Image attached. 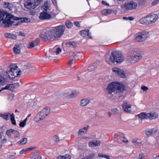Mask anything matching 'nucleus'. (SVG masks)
Wrapping results in <instances>:
<instances>
[{
	"label": "nucleus",
	"mask_w": 159,
	"mask_h": 159,
	"mask_svg": "<svg viewBox=\"0 0 159 159\" xmlns=\"http://www.w3.org/2000/svg\"><path fill=\"white\" fill-rule=\"evenodd\" d=\"M125 90V86L116 81L109 84L106 88L107 93L114 99L119 97Z\"/></svg>",
	"instance_id": "1"
},
{
	"label": "nucleus",
	"mask_w": 159,
	"mask_h": 159,
	"mask_svg": "<svg viewBox=\"0 0 159 159\" xmlns=\"http://www.w3.org/2000/svg\"><path fill=\"white\" fill-rule=\"evenodd\" d=\"M123 56L117 52H112L111 55H107L106 56L105 60L106 62L109 64L114 62L120 63L124 60Z\"/></svg>",
	"instance_id": "2"
},
{
	"label": "nucleus",
	"mask_w": 159,
	"mask_h": 159,
	"mask_svg": "<svg viewBox=\"0 0 159 159\" xmlns=\"http://www.w3.org/2000/svg\"><path fill=\"white\" fill-rule=\"evenodd\" d=\"M22 21L18 18L14 17L11 14L7 15L5 20L2 21V25L4 27L9 26L10 25H16L20 24Z\"/></svg>",
	"instance_id": "3"
},
{
	"label": "nucleus",
	"mask_w": 159,
	"mask_h": 159,
	"mask_svg": "<svg viewBox=\"0 0 159 159\" xmlns=\"http://www.w3.org/2000/svg\"><path fill=\"white\" fill-rule=\"evenodd\" d=\"M7 75L10 79H13L21 74V71L16 65L15 64L11 65L6 71Z\"/></svg>",
	"instance_id": "4"
},
{
	"label": "nucleus",
	"mask_w": 159,
	"mask_h": 159,
	"mask_svg": "<svg viewBox=\"0 0 159 159\" xmlns=\"http://www.w3.org/2000/svg\"><path fill=\"white\" fill-rule=\"evenodd\" d=\"M50 113V109L48 107L43 108L36 115L34 120L37 122H38L45 119L48 116Z\"/></svg>",
	"instance_id": "5"
},
{
	"label": "nucleus",
	"mask_w": 159,
	"mask_h": 159,
	"mask_svg": "<svg viewBox=\"0 0 159 159\" xmlns=\"http://www.w3.org/2000/svg\"><path fill=\"white\" fill-rule=\"evenodd\" d=\"M65 28V26L62 25L51 28L54 39L60 38L63 34Z\"/></svg>",
	"instance_id": "6"
},
{
	"label": "nucleus",
	"mask_w": 159,
	"mask_h": 159,
	"mask_svg": "<svg viewBox=\"0 0 159 159\" xmlns=\"http://www.w3.org/2000/svg\"><path fill=\"white\" fill-rule=\"evenodd\" d=\"M49 4L48 2H45L42 8L43 10V11L41 12L39 16L40 20L49 19L52 18V15L49 13Z\"/></svg>",
	"instance_id": "7"
},
{
	"label": "nucleus",
	"mask_w": 159,
	"mask_h": 159,
	"mask_svg": "<svg viewBox=\"0 0 159 159\" xmlns=\"http://www.w3.org/2000/svg\"><path fill=\"white\" fill-rule=\"evenodd\" d=\"M149 36L148 32L146 31H142L136 34L134 39L137 42L142 43L145 41Z\"/></svg>",
	"instance_id": "8"
},
{
	"label": "nucleus",
	"mask_w": 159,
	"mask_h": 159,
	"mask_svg": "<svg viewBox=\"0 0 159 159\" xmlns=\"http://www.w3.org/2000/svg\"><path fill=\"white\" fill-rule=\"evenodd\" d=\"M142 58L141 55L136 51H132L129 53L127 57L128 61L131 63H134L138 61Z\"/></svg>",
	"instance_id": "9"
},
{
	"label": "nucleus",
	"mask_w": 159,
	"mask_h": 159,
	"mask_svg": "<svg viewBox=\"0 0 159 159\" xmlns=\"http://www.w3.org/2000/svg\"><path fill=\"white\" fill-rule=\"evenodd\" d=\"M40 37L44 41L53 40L54 39L51 28L44 30L41 32Z\"/></svg>",
	"instance_id": "10"
},
{
	"label": "nucleus",
	"mask_w": 159,
	"mask_h": 159,
	"mask_svg": "<svg viewBox=\"0 0 159 159\" xmlns=\"http://www.w3.org/2000/svg\"><path fill=\"white\" fill-rule=\"evenodd\" d=\"M139 117L141 119H148L150 120L154 119L157 118L158 115L155 112H152L146 113L145 112H142L138 115Z\"/></svg>",
	"instance_id": "11"
},
{
	"label": "nucleus",
	"mask_w": 159,
	"mask_h": 159,
	"mask_svg": "<svg viewBox=\"0 0 159 159\" xmlns=\"http://www.w3.org/2000/svg\"><path fill=\"white\" fill-rule=\"evenodd\" d=\"M42 0H28L25 3V6L27 8L29 9H34L40 4Z\"/></svg>",
	"instance_id": "12"
},
{
	"label": "nucleus",
	"mask_w": 159,
	"mask_h": 159,
	"mask_svg": "<svg viewBox=\"0 0 159 159\" xmlns=\"http://www.w3.org/2000/svg\"><path fill=\"white\" fill-rule=\"evenodd\" d=\"M114 138L115 141L119 144H121L122 143H127L128 142V140L125 138L124 134L120 132L115 134Z\"/></svg>",
	"instance_id": "13"
},
{
	"label": "nucleus",
	"mask_w": 159,
	"mask_h": 159,
	"mask_svg": "<svg viewBox=\"0 0 159 159\" xmlns=\"http://www.w3.org/2000/svg\"><path fill=\"white\" fill-rule=\"evenodd\" d=\"M137 3L133 0L126 3L124 5V7L129 10H135L137 8Z\"/></svg>",
	"instance_id": "14"
},
{
	"label": "nucleus",
	"mask_w": 159,
	"mask_h": 159,
	"mask_svg": "<svg viewBox=\"0 0 159 159\" xmlns=\"http://www.w3.org/2000/svg\"><path fill=\"white\" fill-rule=\"evenodd\" d=\"M112 72L118 76L122 78L126 77V75L124 70L118 67H113L112 69Z\"/></svg>",
	"instance_id": "15"
},
{
	"label": "nucleus",
	"mask_w": 159,
	"mask_h": 159,
	"mask_svg": "<svg viewBox=\"0 0 159 159\" xmlns=\"http://www.w3.org/2000/svg\"><path fill=\"white\" fill-rule=\"evenodd\" d=\"M146 17L148 25L154 23L158 18L157 15L155 14L148 15L146 16Z\"/></svg>",
	"instance_id": "16"
},
{
	"label": "nucleus",
	"mask_w": 159,
	"mask_h": 159,
	"mask_svg": "<svg viewBox=\"0 0 159 159\" xmlns=\"http://www.w3.org/2000/svg\"><path fill=\"white\" fill-rule=\"evenodd\" d=\"M122 108L124 111L128 113L131 112V105L128 102L124 101L122 104Z\"/></svg>",
	"instance_id": "17"
},
{
	"label": "nucleus",
	"mask_w": 159,
	"mask_h": 159,
	"mask_svg": "<svg viewBox=\"0 0 159 159\" xmlns=\"http://www.w3.org/2000/svg\"><path fill=\"white\" fill-rule=\"evenodd\" d=\"M101 144V142L98 140L90 141L88 143V145L90 148H93L96 146H99Z\"/></svg>",
	"instance_id": "18"
},
{
	"label": "nucleus",
	"mask_w": 159,
	"mask_h": 159,
	"mask_svg": "<svg viewBox=\"0 0 159 159\" xmlns=\"http://www.w3.org/2000/svg\"><path fill=\"white\" fill-rule=\"evenodd\" d=\"M89 126H87L79 129L78 134L79 136H81L86 134L89 129Z\"/></svg>",
	"instance_id": "19"
},
{
	"label": "nucleus",
	"mask_w": 159,
	"mask_h": 159,
	"mask_svg": "<svg viewBox=\"0 0 159 159\" xmlns=\"http://www.w3.org/2000/svg\"><path fill=\"white\" fill-rule=\"evenodd\" d=\"M89 30H83L80 32V34L83 37L91 38L90 33H89Z\"/></svg>",
	"instance_id": "20"
},
{
	"label": "nucleus",
	"mask_w": 159,
	"mask_h": 159,
	"mask_svg": "<svg viewBox=\"0 0 159 159\" xmlns=\"http://www.w3.org/2000/svg\"><path fill=\"white\" fill-rule=\"evenodd\" d=\"M8 14L3 11L0 10V23H2V21L5 19V18L4 19V18L5 16L6 17L7 15Z\"/></svg>",
	"instance_id": "21"
},
{
	"label": "nucleus",
	"mask_w": 159,
	"mask_h": 159,
	"mask_svg": "<svg viewBox=\"0 0 159 159\" xmlns=\"http://www.w3.org/2000/svg\"><path fill=\"white\" fill-rule=\"evenodd\" d=\"M39 41L38 39H36L33 42H31L29 43L28 48H33L35 46H37L39 43Z\"/></svg>",
	"instance_id": "22"
},
{
	"label": "nucleus",
	"mask_w": 159,
	"mask_h": 159,
	"mask_svg": "<svg viewBox=\"0 0 159 159\" xmlns=\"http://www.w3.org/2000/svg\"><path fill=\"white\" fill-rule=\"evenodd\" d=\"M157 131L156 128H153L145 131V134L147 135H149L155 133Z\"/></svg>",
	"instance_id": "23"
},
{
	"label": "nucleus",
	"mask_w": 159,
	"mask_h": 159,
	"mask_svg": "<svg viewBox=\"0 0 159 159\" xmlns=\"http://www.w3.org/2000/svg\"><path fill=\"white\" fill-rule=\"evenodd\" d=\"M52 52H53L52 55H57L59 54L61 52V49L59 47H54L52 49Z\"/></svg>",
	"instance_id": "24"
},
{
	"label": "nucleus",
	"mask_w": 159,
	"mask_h": 159,
	"mask_svg": "<svg viewBox=\"0 0 159 159\" xmlns=\"http://www.w3.org/2000/svg\"><path fill=\"white\" fill-rule=\"evenodd\" d=\"M18 134V131L13 129H10L7 130L6 132V134L8 137H10L12 134Z\"/></svg>",
	"instance_id": "25"
},
{
	"label": "nucleus",
	"mask_w": 159,
	"mask_h": 159,
	"mask_svg": "<svg viewBox=\"0 0 159 159\" xmlns=\"http://www.w3.org/2000/svg\"><path fill=\"white\" fill-rule=\"evenodd\" d=\"M89 102V99L87 98H84L80 101V105L81 106L84 107L86 106Z\"/></svg>",
	"instance_id": "26"
},
{
	"label": "nucleus",
	"mask_w": 159,
	"mask_h": 159,
	"mask_svg": "<svg viewBox=\"0 0 159 159\" xmlns=\"http://www.w3.org/2000/svg\"><path fill=\"white\" fill-rule=\"evenodd\" d=\"M7 79L0 75V85L4 86L7 84Z\"/></svg>",
	"instance_id": "27"
},
{
	"label": "nucleus",
	"mask_w": 159,
	"mask_h": 159,
	"mask_svg": "<svg viewBox=\"0 0 159 159\" xmlns=\"http://www.w3.org/2000/svg\"><path fill=\"white\" fill-rule=\"evenodd\" d=\"M12 88H13V84H7L5 87L2 88L0 89V93L4 90H11Z\"/></svg>",
	"instance_id": "28"
},
{
	"label": "nucleus",
	"mask_w": 159,
	"mask_h": 159,
	"mask_svg": "<svg viewBox=\"0 0 159 159\" xmlns=\"http://www.w3.org/2000/svg\"><path fill=\"white\" fill-rule=\"evenodd\" d=\"M21 48L19 45L16 44L13 48V50L14 53L18 54L20 52Z\"/></svg>",
	"instance_id": "29"
},
{
	"label": "nucleus",
	"mask_w": 159,
	"mask_h": 159,
	"mask_svg": "<svg viewBox=\"0 0 159 159\" xmlns=\"http://www.w3.org/2000/svg\"><path fill=\"white\" fill-rule=\"evenodd\" d=\"M4 36L7 38L16 39V36L13 34L6 33L4 34Z\"/></svg>",
	"instance_id": "30"
},
{
	"label": "nucleus",
	"mask_w": 159,
	"mask_h": 159,
	"mask_svg": "<svg viewBox=\"0 0 159 159\" xmlns=\"http://www.w3.org/2000/svg\"><path fill=\"white\" fill-rule=\"evenodd\" d=\"M11 114L10 113H6L3 114H0V116L2 117L6 120H8L9 119V117L11 116Z\"/></svg>",
	"instance_id": "31"
},
{
	"label": "nucleus",
	"mask_w": 159,
	"mask_h": 159,
	"mask_svg": "<svg viewBox=\"0 0 159 159\" xmlns=\"http://www.w3.org/2000/svg\"><path fill=\"white\" fill-rule=\"evenodd\" d=\"M66 44L68 47L74 48L77 46V44L74 42H68Z\"/></svg>",
	"instance_id": "32"
},
{
	"label": "nucleus",
	"mask_w": 159,
	"mask_h": 159,
	"mask_svg": "<svg viewBox=\"0 0 159 159\" xmlns=\"http://www.w3.org/2000/svg\"><path fill=\"white\" fill-rule=\"evenodd\" d=\"M139 22L140 24H141L145 25H148L146 16L140 19L139 20Z\"/></svg>",
	"instance_id": "33"
},
{
	"label": "nucleus",
	"mask_w": 159,
	"mask_h": 159,
	"mask_svg": "<svg viewBox=\"0 0 159 159\" xmlns=\"http://www.w3.org/2000/svg\"><path fill=\"white\" fill-rule=\"evenodd\" d=\"M98 159H100V158H105L107 159H111L109 156L102 153H98Z\"/></svg>",
	"instance_id": "34"
},
{
	"label": "nucleus",
	"mask_w": 159,
	"mask_h": 159,
	"mask_svg": "<svg viewBox=\"0 0 159 159\" xmlns=\"http://www.w3.org/2000/svg\"><path fill=\"white\" fill-rule=\"evenodd\" d=\"M112 11L111 9H104L102 11V14L106 16L111 14Z\"/></svg>",
	"instance_id": "35"
},
{
	"label": "nucleus",
	"mask_w": 159,
	"mask_h": 159,
	"mask_svg": "<svg viewBox=\"0 0 159 159\" xmlns=\"http://www.w3.org/2000/svg\"><path fill=\"white\" fill-rule=\"evenodd\" d=\"M4 5L5 7L8 8L10 10H12L13 7V5L11 3L7 2H4Z\"/></svg>",
	"instance_id": "36"
},
{
	"label": "nucleus",
	"mask_w": 159,
	"mask_h": 159,
	"mask_svg": "<svg viewBox=\"0 0 159 159\" xmlns=\"http://www.w3.org/2000/svg\"><path fill=\"white\" fill-rule=\"evenodd\" d=\"M70 157L69 155L66 154L64 156H59L57 159H70Z\"/></svg>",
	"instance_id": "37"
},
{
	"label": "nucleus",
	"mask_w": 159,
	"mask_h": 159,
	"mask_svg": "<svg viewBox=\"0 0 159 159\" xmlns=\"http://www.w3.org/2000/svg\"><path fill=\"white\" fill-rule=\"evenodd\" d=\"M132 142L135 145L140 146L141 145V141L139 139H134L132 140Z\"/></svg>",
	"instance_id": "38"
},
{
	"label": "nucleus",
	"mask_w": 159,
	"mask_h": 159,
	"mask_svg": "<svg viewBox=\"0 0 159 159\" xmlns=\"http://www.w3.org/2000/svg\"><path fill=\"white\" fill-rule=\"evenodd\" d=\"M27 119L28 118L27 117L23 121H21L19 125V126L21 127H24L26 125Z\"/></svg>",
	"instance_id": "39"
},
{
	"label": "nucleus",
	"mask_w": 159,
	"mask_h": 159,
	"mask_svg": "<svg viewBox=\"0 0 159 159\" xmlns=\"http://www.w3.org/2000/svg\"><path fill=\"white\" fill-rule=\"evenodd\" d=\"M31 159H41L40 155L38 153H34L33 157Z\"/></svg>",
	"instance_id": "40"
},
{
	"label": "nucleus",
	"mask_w": 159,
	"mask_h": 159,
	"mask_svg": "<svg viewBox=\"0 0 159 159\" xmlns=\"http://www.w3.org/2000/svg\"><path fill=\"white\" fill-rule=\"evenodd\" d=\"M65 25L67 28H70L73 26V24L70 21L67 20L65 22Z\"/></svg>",
	"instance_id": "41"
},
{
	"label": "nucleus",
	"mask_w": 159,
	"mask_h": 159,
	"mask_svg": "<svg viewBox=\"0 0 159 159\" xmlns=\"http://www.w3.org/2000/svg\"><path fill=\"white\" fill-rule=\"evenodd\" d=\"M79 55H80V53H79L76 54L73 52H71L70 53V57L74 58V59H75L77 58V57L79 56Z\"/></svg>",
	"instance_id": "42"
},
{
	"label": "nucleus",
	"mask_w": 159,
	"mask_h": 159,
	"mask_svg": "<svg viewBox=\"0 0 159 159\" xmlns=\"http://www.w3.org/2000/svg\"><path fill=\"white\" fill-rule=\"evenodd\" d=\"M70 90L66 91L63 93V96L64 97H70Z\"/></svg>",
	"instance_id": "43"
},
{
	"label": "nucleus",
	"mask_w": 159,
	"mask_h": 159,
	"mask_svg": "<svg viewBox=\"0 0 159 159\" xmlns=\"http://www.w3.org/2000/svg\"><path fill=\"white\" fill-rule=\"evenodd\" d=\"M11 121L12 123L14 125H16V123L15 119L13 113L12 114L11 116Z\"/></svg>",
	"instance_id": "44"
},
{
	"label": "nucleus",
	"mask_w": 159,
	"mask_h": 159,
	"mask_svg": "<svg viewBox=\"0 0 159 159\" xmlns=\"http://www.w3.org/2000/svg\"><path fill=\"white\" fill-rule=\"evenodd\" d=\"M52 139L56 143L60 141V139L56 135H55L53 136L52 137Z\"/></svg>",
	"instance_id": "45"
},
{
	"label": "nucleus",
	"mask_w": 159,
	"mask_h": 159,
	"mask_svg": "<svg viewBox=\"0 0 159 159\" xmlns=\"http://www.w3.org/2000/svg\"><path fill=\"white\" fill-rule=\"evenodd\" d=\"M77 95V93L76 91H73V92H71L70 91V98H74Z\"/></svg>",
	"instance_id": "46"
},
{
	"label": "nucleus",
	"mask_w": 159,
	"mask_h": 159,
	"mask_svg": "<svg viewBox=\"0 0 159 159\" xmlns=\"http://www.w3.org/2000/svg\"><path fill=\"white\" fill-rule=\"evenodd\" d=\"M95 155L96 154L95 153H91L87 156L88 159H92L95 157Z\"/></svg>",
	"instance_id": "47"
},
{
	"label": "nucleus",
	"mask_w": 159,
	"mask_h": 159,
	"mask_svg": "<svg viewBox=\"0 0 159 159\" xmlns=\"http://www.w3.org/2000/svg\"><path fill=\"white\" fill-rule=\"evenodd\" d=\"M27 139L26 138H24L20 142V144H25L27 142Z\"/></svg>",
	"instance_id": "48"
},
{
	"label": "nucleus",
	"mask_w": 159,
	"mask_h": 159,
	"mask_svg": "<svg viewBox=\"0 0 159 159\" xmlns=\"http://www.w3.org/2000/svg\"><path fill=\"white\" fill-rule=\"evenodd\" d=\"M111 111L114 114L117 113L118 112V109L116 108L112 109Z\"/></svg>",
	"instance_id": "49"
},
{
	"label": "nucleus",
	"mask_w": 159,
	"mask_h": 159,
	"mask_svg": "<svg viewBox=\"0 0 159 159\" xmlns=\"http://www.w3.org/2000/svg\"><path fill=\"white\" fill-rule=\"evenodd\" d=\"M141 89L143 91H147L148 90V87L145 86H142L141 87Z\"/></svg>",
	"instance_id": "50"
},
{
	"label": "nucleus",
	"mask_w": 159,
	"mask_h": 159,
	"mask_svg": "<svg viewBox=\"0 0 159 159\" xmlns=\"http://www.w3.org/2000/svg\"><path fill=\"white\" fill-rule=\"evenodd\" d=\"M123 19H124L129 20H133L134 19V18L132 17H124Z\"/></svg>",
	"instance_id": "51"
},
{
	"label": "nucleus",
	"mask_w": 159,
	"mask_h": 159,
	"mask_svg": "<svg viewBox=\"0 0 159 159\" xmlns=\"http://www.w3.org/2000/svg\"><path fill=\"white\" fill-rule=\"evenodd\" d=\"M82 139H84L86 140H88L91 139L89 137L87 136H84L82 137Z\"/></svg>",
	"instance_id": "52"
},
{
	"label": "nucleus",
	"mask_w": 159,
	"mask_h": 159,
	"mask_svg": "<svg viewBox=\"0 0 159 159\" xmlns=\"http://www.w3.org/2000/svg\"><path fill=\"white\" fill-rule=\"evenodd\" d=\"M74 59H71V60H70L69 62L68 63V65L70 66L72 64H73V60H74Z\"/></svg>",
	"instance_id": "53"
},
{
	"label": "nucleus",
	"mask_w": 159,
	"mask_h": 159,
	"mask_svg": "<svg viewBox=\"0 0 159 159\" xmlns=\"http://www.w3.org/2000/svg\"><path fill=\"white\" fill-rule=\"evenodd\" d=\"M159 2V0H156L154 1H153L152 3V5H156L157 3Z\"/></svg>",
	"instance_id": "54"
},
{
	"label": "nucleus",
	"mask_w": 159,
	"mask_h": 159,
	"mask_svg": "<svg viewBox=\"0 0 159 159\" xmlns=\"http://www.w3.org/2000/svg\"><path fill=\"white\" fill-rule=\"evenodd\" d=\"M74 23V25L75 26H76L78 27H79L80 26V24L79 22H77V21H75V22Z\"/></svg>",
	"instance_id": "55"
},
{
	"label": "nucleus",
	"mask_w": 159,
	"mask_h": 159,
	"mask_svg": "<svg viewBox=\"0 0 159 159\" xmlns=\"http://www.w3.org/2000/svg\"><path fill=\"white\" fill-rule=\"evenodd\" d=\"M139 159H144V156L142 153L139 154Z\"/></svg>",
	"instance_id": "56"
},
{
	"label": "nucleus",
	"mask_w": 159,
	"mask_h": 159,
	"mask_svg": "<svg viewBox=\"0 0 159 159\" xmlns=\"http://www.w3.org/2000/svg\"><path fill=\"white\" fill-rule=\"evenodd\" d=\"M78 159H88V157L87 156L85 157H83L81 155L79 158Z\"/></svg>",
	"instance_id": "57"
},
{
	"label": "nucleus",
	"mask_w": 159,
	"mask_h": 159,
	"mask_svg": "<svg viewBox=\"0 0 159 159\" xmlns=\"http://www.w3.org/2000/svg\"><path fill=\"white\" fill-rule=\"evenodd\" d=\"M16 153L14 155H11L9 156V158L10 159H14L15 158Z\"/></svg>",
	"instance_id": "58"
},
{
	"label": "nucleus",
	"mask_w": 159,
	"mask_h": 159,
	"mask_svg": "<svg viewBox=\"0 0 159 159\" xmlns=\"http://www.w3.org/2000/svg\"><path fill=\"white\" fill-rule=\"evenodd\" d=\"M27 151V149H23L21 150L20 152V154L21 155L23 154L25 151Z\"/></svg>",
	"instance_id": "59"
},
{
	"label": "nucleus",
	"mask_w": 159,
	"mask_h": 159,
	"mask_svg": "<svg viewBox=\"0 0 159 159\" xmlns=\"http://www.w3.org/2000/svg\"><path fill=\"white\" fill-rule=\"evenodd\" d=\"M52 3L55 5H57V3L56 0H52Z\"/></svg>",
	"instance_id": "60"
},
{
	"label": "nucleus",
	"mask_w": 159,
	"mask_h": 159,
	"mask_svg": "<svg viewBox=\"0 0 159 159\" xmlns=\"http://www.w3.org/2000/svg\"><path fill=\"white\" fill-rule=\"evenodd\" d=\"M13 85V88L16 86H17L19 85V83L17 82L12 84Z\"/></svg>",
	"instance_id": "61"
},
{
	"label": "nucleus",
	"mask_w": 159,
	"mask_h": 159,
	"mask_svg": "<svg viewBox=\"0 0 159 159\" xmlns=\"http://www.w3.org/2000/svg\"><path fill=\"white\" fill-rule=\"evenodd\" d=\"M19 34L20 35L22 36H25V34L24 33H23L21 32H20L19 33Z\"/></svg>",
	"instance_id": "62"
},
{
	"label": "nucleus",
	"mask_w": 159,
	"mask_h": 159,
	"mask_svg": "<svg viewBox=\"0 0 159 159\" xmlns=\"http://www.w3.org/2000/svg\"><path fill=\"white\" fill-rule=\"evenodd\" d=\"M18 134H14L15 135V137L16 138L20 136V134L18 132Z\"/></svg>",
	"instance_id": "63"
},
{
	"label": "nucleus",
	"mask_w": 159,
	"mask_h": 159,
	"mask_svg": "<svg viewBox=\"0 0 159 159\" xmlns=\"http://www.w3.org/2000/svg\"><path fill=\"white\" fill-rule=\"evenodd\" d=\"M102 3L103 4L105 5H108V4L105 1H102Z\"/></svg>",
	"instance_id": "64"
}]
</instances>
